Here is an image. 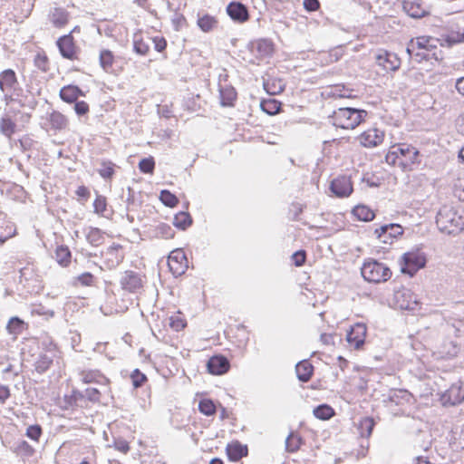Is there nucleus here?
Instances as JSON below:
<instances>
[{
    "label": "nucleus",
    "instance_id": "nucleus-4",
    "mask_svg": "<svg viewBox=\"0 0 464 464\" xmlns=\"http://www.w3.org/2000/svg\"><path fill=\"white\" fill-rule=\"evenodd\" d=\"M425 265L426 258L422 253L407 252L401 257V270L403 274L413 276Z\"/></svg>",
    "mask_w": 464,
    "mask_h": 464
},
{
    "label": "nucleus",
    "instance_id": "nucleus-42",
    "mask_svg": "<svg viewBox=\"0 0 464 464\" xmlns=\"http://www.w3.org/2000/svg\"><path fill=\"white\" fill-rule=\"evenodd\" d=\"M302 443L303 439L300 436L295 432H290L285 440V450L288 452H295L300 449Z\"/></svg>",
    "mask_w": 464,
    "mask_h": 464
},
{
    "label": "nucleus",
    "instance_id": "nucleus-23",
    "mask_svg": "<svg viewBox=\"0 0 464 464\" xmlns=\"http://www.w3.org/2000/svg\"><path fill=\"white\" fill-rule=\"evenodd\" d=\"M295 372L300 382H307L314 374V366L308 360H303L295 365Z\"/></svg>",
    "mask_w": 464,
    "mask_h": 464
},
{
    "label": "nucleus",
    "instance_id": "nucleus-26",
    "mask_svg": "<svg viewBox=\"0 0 464 464\" xmlns=\"http://www.w3.org/2000/svg\"><path fill=\"white\" fill-rule=\"evenodd\" d=\"M79 96H83V92L74 85L64 86L60 91L61 99L68 103L75 102Z\"/></svg>",
    "mask_w": 464,
    "mask_h": 464
},
{
    "label": "nucleus",
    "instance_id": "nucleus-57",
    "mask_svg": "<svg viewBox=\"0 0 464 464\" xmlns=\"http://www.w3.org/2000/svg\"><path fill=\"white\" fill-rule=\"evenodd\" d=\"M15 235V229L14 225L9 224L6 226L5 232H0V246H3L5 241Z\"/></svg>",
    "mask_w": 464,
    "mask_h": 464
},
{
    "label": "nucleus",
    "instance_id": "nucleus-61",
    "mask_svg": "<svg viewBox=\"0 0 464 464\" xmlns=\"http://www.w3.org/2000/svg\"><path fill=\"white\" fill-rule=\"evenodd\" d=\"M83 395L90 401L96 402L100 401L101 392L96 388H88Z\"/></svg>",
    "mask_w": 464,
    "mask_h": 464
},
{
    "label": "nucleus",
    "instance_id": "nucleus-27",
    "mask_svg": "<svg viewBox=\"0 0 464 464\" xmlns=\"http://www.w3.org/2000/svg\"><path fill=\"white\" fill-rule=\"evenodd\" d=\"M441 53V51L438 53L436 51H433L432 48H426L422 50H416L412 56L410 57L415 59V61L418 63H421L422 61H429L430 59H435L436 61H439L442 59Z\"/></svg>",
    "mask_w": 464,
    "mask_h": 464
},
{
    "label": "nucleus",
    "instance_id": "nucleus-20",
    "mask_svg": "<svg viewBox=\"0 0 464 464\" xmlns=\"http://www.w3.org/2000/svg\"><path fill=\"white\" fill-rule=\"evenodd\" d=\"M17 83L16 73L14 70L6 69L0 73V90L2 92H9Z\"/></svg>",
    "mask_w": 464,
    "mask_h": 464
},
{
    "label": "nucleus",
    "instance_id": "nucleus-11",
    "mask_svg": "<svg viewBox=\"0 0 464 464\" xmlns=\"http://www.w3.org/2000/svg\"><path fill=\"white\" fill-rule=\"evenodd\" d=\"M366 333V324L357 323L348 331L346 340L351 346H353L355 349H360L365 342Z\"/></svg>",
    "mask_w": 464,
    "mask_h": 464
},
{
    "label": "nucleus",
    "instance_id": "nucleus-1",
    "mask_svg": "<svg viewBox=\"0 0 464 464\" xmlns=\"http://www.w3.org/2000/svg\"><path fill=\"white\" fill-rule=\"evenodd\" d=\"M438 228L448 235H456L464 229V215L450 206H443L436 216Z\"/></svg>",
    "mask_w": 464,
    "mask_h": 464
},
{
    "label": "nucleus",
    "instance_id": "nucleus-58",
    "mask_svg": "<svg viewBox=\"0 0 464 464\" xmlns=\"http://www.w3.org/2000/svg\"><path fill=\"white\" fill-rule=\"evenodd\" d=\"M169 326L175 331H180L186 326V322L179 316H171L169 318Z\"/></svg>",
    "mask_w": 464,
    "mask_h": 464
},
{
    "label": "nucleus",
    "instance_id": "nucleus-37",
    "mask_svg": "<svg viewBox=\"0 0 464 464\" xmlns=\"http://www.w3.org/2000/svg\"><path fill=\"white\" fill-rule=\"evenodd\" d=\"M16 124L8 116H4L0 120V132L7 138H11L15 132Z\"/></svg>",
    "mask_w": 464,
    "mask_h": 464
},
{
    "label": "nucleus",
    "instance_id": "nucleus-62",
    "mask_svg": "<svg viewBox=\"0 0 464 464\" xmlns=\"http://www.w3.org/2000/svg\"><path fill=\"white\" fill-rule=\"evenodd\" d=\"M33 314H38V315H48L49 317L54 316V312L53 310L46 309L42 304L35 305L32 309Z\"/></svg>",
    "mask_w": 464,
    "mask_h": 464
},
{
    "label": "nucleus",
    "instance_id": "nucleus-51",
    "mask_svg": "<svg viewBox=\"0 0 464 464\" xmlns=\"http://www.w3.org/2000/svg\"><path fill=\"white\" fill-rule=\"evenodd\" d=\"M43 433L42 427L38 424L31 425L26 429V436L34 441H38Z\"/></svg>",
    "mask_w": 464,
    "mask_h": 464
},
{
    "label": "nucleus",
    "instance_id": "nucleus-36",
    "mask_svg": "<svg viewBox=\"0 0 464 464\" xmlns=\"http://www.w3.org/2000/svg\"><path fill=\"white\" fill-rule=\"evenodd\" d=\"M104 233L97 227H90L87 234V241L93 246H101L104 242Z\"/></svg>",
    "mask_w": 464,
    "mask_h": 464
},
{
    "label": "nucleus",
    "instance_id": "nucleus-8",
    "mask_svg": "<svg viewBox=\"0 0 464 464\" xmlns=\"http://www.w3.org/2000/svg\"><path fill=\"white\" fill-rule=\"evenodd\" d=\"M61 55L68 60L78 59L79 48L75 45L74 40L71 34L63 35L56 42Z\"/></svg>",
    "mask_w": 464,
    "mask_h": 464
},
{
    "label": "nucleus",
    "instance_id": "nucleus-38",
    "mask_svg": "<svg viewBox=\"0 0 464 464\" xmlns=\"http://www.w3.org/2000/svg\"><path fill=\"white\" fill-rule=\"evenodd\" d=\"M192 224V218L188 212L180 211L174 217L173 225L182 230L187 229Z\"/></svg>",
    "mask_w": 464,
    "mask_h": 464
},
{
    "label": "nucleus",
    "instance_id": "nucleus-40",
    "mask_svg": "<svg viewBox=\"0 0 464 464\" xmlns=\"http://www.w3.org/2000/svg\"><path fill=\"white\" fill-rule=\"evenodd\" d=\"M150 48L149 38L145 41L142 37L135 35L133 40V50L137 54L146 55Z\"/></svg>",
    "mask_w": 464,
    "mask_h": 464
},
{
    "label": "nucleus",
    "instance_id": "nucleus-59",
    "mask_svg": "<svg viewBox=\"0 0 464 464\" xmlns=\"http://www.w3.org/2000/svg\"><path fill=\"white\" fill-rule=\"evenodd\" d=\"M149 42L153 43L155 50L160 53L163 52L167 47V41L163 37H149Z\"/></svg>",
    "mask_w": 464,
    "mask_h": 464
},
{
    "label": "nucleus",
    "instance_id": "nucleus-30",
    "mask_svg": "<svg viewBox=\"0 0 464 464\" xmlns=\"http://www.w3.org/2000/svg\"><path fill=\"white\" fill-rule=\"evenodd\" d=\"M51 128L55 130L65 129L67 126V119L64 115L57 111H53L48 117Z\"/></svg>",
    "mask_w": 464,
    "mask_h": 464
},
{
    "label": "nucleus",
    "instance_id": "nucleus-16",
    "mask_svg": "<svg viewBox=\"0 0 464 464\" xmlns=\"http://www.w3.org/2000/svg\"><path fill=\"white\" fill-rule=\"evenodd\" d=\"M229 361L223 355L212 356L207 363L209 373L214 375H221L229 370Z\"/></svg>",
    "mask_w": 464,
    "mask_h": 464
},
{
    "label": "nucleus",
    "instance_id": "nucleus-44",
    "mask_svg": "<svg viewBox=\"0 0 464 464\" xmlns=\"http://www.w3.org/2000/svg\"><path fill=\"white\" fill-rule=\"evenodd\" d=\"M153 234L156 237L172 238L174 231L171 227L166 223H160L153 229Z\"/></svg>",
    "mask_w": 464,
    "mask_h": 464
},
{
    "label": "nucleus",
    "instance_id": "nucleus-46",
    "mask_svg": "<svg viewBox=\"0 0 464 464\" xmlns=\"http://www.w3.org/2000/svg\"><path fill=\"white\" fill-rule=\"evenodd\" d=\"M53 363V358L47 354H41L35 362V371L39 373L46 372Z\"/></svg>",
    "mask_w": 464,
    "mask_h": 464
},
{
    "label": "nucleus",
    "instance_id": "nucleus-45",
    "mask_svg": "<svg viewBox=\"0 0 464 464\" xmlns=\"http://www.w3.org/2000/svg\"><path fill=\"white\" fill-rule=\"evenodd\" d=\"M199 411L206 416H212L216 413L217 408L210 399H202L198 402Z\"/></svg>",
    "mask_w": 464,
    "mask_h": 464
},
{
    "label": "nucleus",
    "instance_id": "nucleus-49",
    "mask_svg": "<svg viewBox=\"0 0 464 464\" xmlns=\"http://www.w3.org/2000/svg\"><path fill=\"white\" fill-rule=\"evenodd\" d=\"M155 168V161L152 157L144 158L139 163V169L141 172L150 174Z\"/></svg>",
    "mask_w": 464,
    "mask_h": 464
},
{
    "label": "nucleus",
    "instance_id": "nucleus-5",
    "mask_svg": "<svg viewBox=\"0 0 464 464\" xmlns=\"http://www.w3.org/2000/svg\"><path fill=\"white\" fill-rule=\"evenodd\" d=\"M393 301L401 310H415L419 304L414 293L406 287L394 291Z\"/></svg>",
    "mask_w": 464,
    "mask_h": 464
},
{
    "label": "nucleus",
    "instance_id": "nucleus-48",
    "mask_svg": "<svg viewBox=\"0 0 464 464\" xmlns=\"http://www.w3.org/2000/svg\"><path fill=\"white\" fill-rule=\"evenodd\" d=\"M94 212L102 217H106L107 210V201L106 198L102 195H97L94 202H93Z\"/></svg>",
    "mask_w": 464,
    "mask_h": 464
},
{
    "label": "nucleus",
    "instance_id": "nucleus-53",
    "mask_svg": "<svg viewBox=\"0 0 464 464\" xmlns=\"http://www.w3.org/2000/svg\"><path fill=\"white\" fill-rule=\"evenodd\" d=\"M76 280L83 286H91L93 285L94 276L90 272H85L78 276Z\"/></svg>",
    "mask_w": 464,
    "mask_h": 464
},
{
    "label": "nucleus",
    "instance_id": "nucleus-28",
    "mask_svg": "<svg viewBox=\"0 0 464 464\" xmlns=\"http://www.w3.org/2000/svg\"><path fill=\"white\" fill-rule=\"evenodd\" d=\"M220 102L222 106H233L237 99V92L231 85H219Z\"/></svg>",
    "mask_w": 464,
    "mask_h": 464
},
{
    "label": "nucleus",
    "instance_id": "nucleus-12",
    "mask_svg": "<svg viewBox=\"0 0 464 464\" xmlns=\"http://www.w3.org/2000/svg\"><path fill=\"white\" fill-rule=\"evenodd\" d=\"M401 161L399 166L403 169H407L411 164L418 162L420 151L413 146L409 144H401L398 146Z\"/></svg>",
    "mask_w": 464,
    "mask_h": 464
},
{
    "label": "nucleus",
    "instance_id": "nucleus-35",
    "mask_svg": "<svg viewBox=\"0 0 464 464\" xmlns=\"http://www.w3.org/2000/svg\"><path fill=\"white\" fill-rule=\"evenodd\" d=\"M353 214L356 218L362 221H371L374 218L373 211L364 205H358L353 208Z\"/></svg>",
    "mask_w": 464,
    "mask_h": 464
},
{
    "label": "nucleus",
    "instance_id": "nucleus-19",
    "mask_svg": "<svg viewBox=\"0 0 464 464\" xmlns=\"http://www.w3.org/2000/svg\"><path fill=\"white\" fill-rule=\"evenodd\" d=\"M50 22L54 27L61 28L69 22V13L62 7H53L48 14Z\"/></svg>",
    "mask_w": 464,
    "mask_h": 464
},
{
    "label": "nucleus",
    "instance_id": "nucleus-47",
    "mask_svg": "<svg viewBox=\"0 0 464 464\" xmlns=\"http://www.w3.org/2000/svg\"><path fill=\"white\" fill-rule=\"evenodd\" d=\"M160 199L165 206L169 208H174L179 203L178 198L168 189L160 191Z\"/></svg>",
    "mask_w": 464,
    "mask_h": 464
},
{
    "label": "nucleus",
    "instance_id": "nucleus-22",
    "mask_svg": "<svg viewBox=\"0 0 464 464\" xmlns=\"http://www.w3.org/2000/svg\"><path fill=\"white\" fill-rule=\"evenodd\" d=\"M226 451L231 461H238L247 455V447L246 445H242L238 441H234L227 444Z\"/></svg>",
    "mask_w": 464,
    "mask_h": 464
},
{
    "label": "nucleus",
    "instance_id": "nucleus-9",
    "mask_svg": "<svg viewBox=\"0 0 464 464\" xmlns=\"http://www.w3.org/2000/svg\"><path fill=\"white\" fill-rule=\"evenodd\" d=\"M376 63L385 71H397L401 66V59L395 53L387 50H379L376 56Z\"/></svg>",
    "mask_w": 464,
    "mask_h": 464
},
{
    "label": "nucleus",
    "instance_id": "nucleus-43",
    "mask_svg": "<svg viewBox=\"0 0 464 464\" xmlns=\"http://www.w3.org/2000/svg\"><path fill=\"white\" fill-rule=\"evenodd\" d=\"M99 62L101 67L105 72H109L114 62L113 53L110 50H102L99 55Z\"/></svg>",
    "mask_w": 464,
    "mask_h": 464
},
{
    "label": "nucleus",
    "instance_id": "nucleus-6",
    "mask_svg": "<svg viewBox=\"0 0 464 464\" xmlns=\"http://www.w3.org/2000/svg\"><path fill=\"white\" fill-rule=\"evenodd\" d=\"M168 266L176 276H181L188 268V259L182 249H175L170 252L168 258Z\"/></svg>",
    "mask_w": 464,
    "mask_h": 464
},
{
    "label": "nucleus",
    "instance_id": "nucleus-14",
    "mask_svg": "<svg viewBox=\"0 0 464 464\" xmlns=\"http://www.w3.org/2000/svg\"><path fill=\"white\" fill-rule=\"evenodd\" d=\"M464 401V390L459 384H453L440 396L441 403L446 405H457Z\"/></svg>",
    "mask_w": 464,
    "mask_h": 464
},
{
    "label": "nucleus",
    "instance_id": "nucleus-29",
    "mask_svg": "<svg viewBox=\"0 0 464 464\" xmlns=\"http://www.w3.org/2000/svg\"><path fill=\"white\" fill-rule=\"evenodd\" d=\"M429 38H426L424 36L418 37L416 40L411 39L407 45L406 52L409 54V56H412L416 50L435 48V46L429 44Z\"/></svg>",
    "mask_w": 464,
    "mask_h": 464
},
{
    "label": "nucleus",
    "instance_id": "nucleus-17",
    "mask_svg": "<svg viewBox=\"0 0 464 464\" xmlns=\"http://www.w3.org/2000/svg\"><path fill=\"white\" fill-rule=\"evenodd\" d=\"M384 134L377 129H371L361 134L360 143L364 147H375L383 141Z\"/></svg>",
    "mask_w": 464,
    "mask_h": 464
},
{
    "label": "nucleus",
    "instance_id": "nucleus-52",
    "mask_svg": "<svg viewBox=\"0 0 464 464\" xmlns=\"http://www.w3.org/2000/svg\"><path fill=\"white\" fill-rule=\"evenodd\" d=\"M262 110L269 115H273L279 109V103L276 100H270L261 103Z\"/></svg>",
    "mask_w": 464,
    "mask_h": 464
},
{
    "label": "nucleus",
    "instance_id": "nucleus-3",
    "mask_svg": "<svg viewBox=\"0 0 464 464\" xmlns=\"http://www.w3.org/2000/svg\"><path fill=\"white\" fill-rule=\"evenodd\" d=\"M361 273L366 281L375 284L388 281L392 275V270L387 265L375 259L365 261Z\"/></svg>",
    "mask_w": 464,
    "mask_h": 464
},
{
    "label": "nucleus",
    "instance_id": "nucleus-13",
    "mask_svg": "<svg viewBox=\"0 0 464 464\" xmlns=\"http://www.w3.org/2000/svg\"><path fill=\"white\" fill-rule=\"evenodd\" d=\"M331 191L339 198H344L353 192V184L349 177L341 176L332 180Z\"/></svg>",
    "mask_w": 464,
    "mask_h": 464
},
{
    "label": "nucleus",
    "instance_id": "nucleus-2",
    "mask_svg": "<svg viewBox=\"0 0 464 464\" xmlns=\"http://www.w3.org/2000/svg\"><path fill=\"white\" fill-rule=\"evenodd\" d=\"M365 110L343 107L334 111L329 116L330 122L338 128L353 130L367 117Z\"/></svg>",
    "mask_w": 464,
    "mask_h": 464
},
{
    "label": "nucleus",
    "instance_id": "nucleus-54",
    "mask_svg": "<svg viewBox=\"0 0 464 464\" xmlns=\"http://www.w3.org/2000/svg\"><path fill=\"white\" fill-rule=\"evenodd\" d=\"M394 150H392V151H389L385 157V161L389 164V165H396L398 164L399 165V162L401 161V155H400V152L398 150V147L397 148H393Z\"/></svg>",
    "mask_w": 464,
    "mask_h": 464
},
{
    "label": "nucleus",
    "instance_id": "nucleus-39",
    "mask_svg": "<svg viewBox=\"0 0 464 464\" xmlns=\"http://www.w3.org/2000/svg\"><path fill=\"white\" fill-rule=\"evenodd\" d=\"M25 326V323L17 316L10 318L6 324V330L10 334L18 335L22 334Z\"/></svg>",
    "mask_w": 464,
    "mask_h": 464
},
{
    "label": "nucleus",
    "instance_id": "nucleus-55",
    "mask_svg": "<svg viewBox=\"0 0 464 464\" xmlns=\"http://www.w3.org/2000/svg\"><path fill=\"white\" fill-rule=\"evenodd\" d=\"M82 381L85 383L98 382L99 378H102V374L98 371H89L82 372Z\"/></svg>",
    "mask_w": 464,
    "mask_h": 464
},
{
    "label": "nucleus",
    "instance_id": "nucleus-41",
    "mask_svg": "<svg viewBox=\"0 0 464 464\" xmlns=\"http://www.w3.org/2000/svg\"><path fill=\"white\" fill-rule=\"evenodd\" d=\"M313 412L317 419L323 420H329L334 415V409L327 404H321L315 407Z\"/></svg>",
    "mask_w": 464,
    "mask_h": 464
},
{
    "label": "nucleus",
    "instance_id": "nucleus-10",
    "mask_svg": "<svg viewBox=\"0 0 464 464\" xmlns=\"http://www.w3.org/2000/svg\"><path fill=\"white\" fill-rule=\"evenodd\" d=\"M122 289L136 293L143 286L142 276L135 271H125L120 280Z\"/></svg>",
    "mask_w": 464,
    "mask_h": 464
},
{
    "label": "nucleus",
    "instance_id": "nucleus-18",
    "mask_svg": "<svg viewBox=\"0 0 464 464\" xmlns=\"http://www.w3.org/2000/svg\"><path fill=\"white\" fill-rule=\"evenodd\" d=\"M251 51L258 59L270 56L273 53V43L267 39H259L251 44Z\"/></svg>",
    "mask_w": 464,
    "mask_h": 464
},
{
    "label": "nucleus",
    "instance_id": "nucleus-56",
    "mask_svg": "<svg viewBox=\"0 0 464 464\" xmlns=\"http://www.w3.org/2000/svg\"><path fill=\"white\" fill-rule=\"evenodd\" d=\"M34 65L41 71L47 72L49 69L47 57L45 55L38 53L34 57Z\"/></svg>",
    "mask_w": 464,
    "mask_h": 464
},
{
    "label": "nucleus",
    "instance_id": "nucleus-25",
    "mask_svg": "<svg viewBox=\"0 0 464 464\" xmlns=\"http://www.w3.org/2000/svg\"><path fill=\"white\" fill-rule=\"evenodd\" d=\"M403 10L412 18H421L429 14L420 2L403 1Z\"/></svg>",
    "mask_w": 464,
    "mask_h": 464
},
{
    "label": "nucleus",
    "instance_id": "nucleus-60",
    "mask_svg": "<svg viewBox=\"0 0 464 464\" xmlns=\"http://www.w3.org/2000/svg\"><path fill=\"white\" fill-rule=\"evenodd\" d=\"M292 259L295 266H302L306 260V252L304 250H298L292 255Z\"/></svg>",
    "mask_w": 464,
    "mask_h": 464
},
{
    "label": "nucleus",
    "instance_id": "nucleus-21",
    "mask_svg": "<svg viewBox=\"0 0 464 464\" xmlns=\"http://www.w3.org/2000/svg\"><path fill=\"white\" fill-rule=\"evenodd\" d=\"M84 395L82 392L73 390L71 394H65L61 401L60 407L63 410H71L75 407L81 406Z\"/></svg>",
    "mask_w": 464,
    "mask_h": 464
},
{
    "label": "nucleus",
    "instance_id": "nucleus-32",
    "mask_svg": "<svg viewBox=\"0 0 464 464\" xmlns=\"http://www.w3.org/2000/svg\"><path fill=\"white\" fill-rule=\"evenodd\" d=\"M99 168L97 169L98 173L100 176L104 179H111L115 173V167L116 165L107 160H102L99 163Z\"/></svg>",
    "mask_w": 464,
    "mask_h": 464
},
{
    "label": "nucleus",
    "instance_id": "nucleus-31",
    "mask_svg": "<svg viewBox=\"0 0 464 464\" xmlns=\"http://www.w3.org/2000/svg\"><path fill=\"white\" fill-rule=\"evenodd\" d=\"M197 24L203 32L208 33L218 26V21L214 16L207 14L198 18Z\"/></svg>",
    "mask_w": 464,
    "mask_h": 464
},
{
    "label": "nucleus",
    "instance_id": "nucleus-64",
    "mask_svg": "<svg viewBox=\"0 0 464 464\" xmlns=\"http://www.w3.org/2000/svg\"><path fill=\"white\" fill-rule=\"evenodd\" d=\"M74 111L77 115L83 116L89 111V105L83 101H76L74 102Z\"/></svg>",
    "mask_w": 464,
    "mask_h": 464
},
{
    "label": "nucleus",
    "instance_id": "nucleus-63",
    "mask_svg": "<svg viewBox=\"0 0 464 464\" xmlns=\"http://www.w3.org/2000/svg\"><path fill=\"white\" fill-rule=\"evenodd\" d=\"M445 41L448 43L449 46H451L455 44L462 43L464 42V32L462 34H451L447 36Z\"/></svg>",
    "mask_w": 464,
    "mask_h": 464
},
{
    "label": "nucleus",
    "instance_id": "nucleus-33",
    "mask_svg": "<svg viewBox=\"0 0 464 464\" xmlns=\"http://www.w3.org/2000/svg\"><path fill=\"white\" fill-rule=\"evenodd\" d=\"M54 258L59 265L62 266H68L71 263L72 254L68 246H57Z\"/></svg>",
    "mask_w": 464,
    "mask_h": 464
},
{
    "label": "nucleus",
    "instance_id": "nucleus-15",
    "mask_svg": "<svg viewBox=\"0 0 464 464\" xmlns=\"http://www.w3.org/2000/svg\"><path fill=\"white\" fill-rule=\"evenodd\" d=\"M227 13L236 23L243 24L249 19L247 7L240 2H231L227 6Z\"/></svg>",
    "mask_w": 464,
    "mask_h": 464
},
{
    "label": "nucleus",
    "instance_id": "nucleus-7",
    "mask_svg": "<svg viewBox=\"0 0 464 464\" xmlns=\"http://www.w3.org/2000/svg\"><path fill=\"white\" fill-rule=\"evenodd\" d=\"M403 228L401 225L391 223L383 225L374 230L377 238L383 244H392L393 239L402 235Z\"/></svg>",
    "mask_w": 464,
    "mask_h": 464
},
{
    "label": "nucleus",
    "instance_id": "nucleus-50",
    "mask_svg": "<svg viewBox=\"0 0 464 464\" xmlns=\"http://www.w3.org/2000/svg\"><path fill=\"white\" fill-rule=\"evenodd\" d=\"M130 379L132 381V384L135 388L141 387L143 383L147 381V376L142 373L139 369H135L131 374Z\"/></svg>",
    "mask_w": 464,
    "mask_h": 464
},
{
    "label": "nucleus",
    "instance_id": "nucleus-24",
    "mask_svg": "<svg viewBox=\"0 0 464 464\" xmlns=\"http://www.w3.org/2000/svg\"><path fill=\"white\" fill-rule=\"evenodd\" d=\"M120 245L113 244L106 251V266L109 269L115 268L123 260V256L119 253Z\"/></svg>",
    "mask_w": 464,
    "mask_h": 464
},
{
    "label": "nucleus",
    "instance_id": "nucleus-34",
    "mask_svg": "<svg viewBox=\"0 0 464 464\" xmlns=\"http://www.w3.org/2000/svg\"><path fill=\"white\" fill-rule=\"evenodd\" d=\"M375 426V421L372 417L362 418L358 424V430L360 432L361 437L362 438H370L372 433L373 428Z\"/></svg>",
    "mask_w": 464,
    "mask_h": 464
}]
</instances>
